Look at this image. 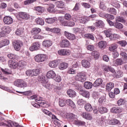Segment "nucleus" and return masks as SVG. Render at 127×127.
<instances>
[{"label":"nucleus","instance_id":"obj_1","mask_svg":"<svg viewBox=\"0 0 127 127\" xmlns=\"http://www.w3.org/2000/svg\"><path fill=\"white\" fill-rule=\"evenodd\" d=\"M59 21L64 26H70L73 27L75 26V22L73 21H70L67 22L65 21V19L63 17H59Z\"/></svg>","mask_w":127,"mask_h":127},{"label":"nucleus","instance_id":"obj_2","mask_svg":"<svg viewBox=\"0 0 127 127\" xmlns=\"http://www.w3.org/2000/svg\"><path fill=\"white\" fill-rule=\"evenodd\" d=\"M14 86L18 87V88H26L27 87V83L23 79H17L14 82Z\"/></svg>","mask_w":127,"mask_h":127},{"label":"nucleus","instance_id":"obj_3","mask_svg":"<svg viewBox=\"0 0 127 127\" xmlns=\"http://www.w3.org/2000/svg\"><path fill=\"white\" fill-rule=\"evenodd\" d=\"M46 58H47V56H46V55L39 54L35 56L34 59L36 62L40 63V62H44V61H45Z\"/></svg>","mask_w":127,"mask_h":127},{"label":"nucleus","instance_id":"obj_4","mask_svg":"<svg viewBox=\"0 0 127 127\" xmlns=\"http://www.w3.org/2000/svg\"><path fill=\"white\" fill-rule=\"evenodd\" d=\"M76 81H79V82H85L86 81V75L82 73H78L74 78Z\"/></svg>","mask_w":127,"mask_h":127},{"label":"nucleus","instance_id":"obj_5","mask_svg":"<svg viewBox=\"0 0 127 127\" xmlns=\"http://www.w3.org/2000/svg\"><path fill=\"white\" fill-rule=\"evenodd\" d=\"M13 45L15 50L16 51H19V50H20V48H21V46H22V42L19 40L14 41L13 42Z\"/></svg>","mask_w":127,"mask_h":127},{"label":"nucleus","instance_id":"obj_6","mask_svg":"<svg viewBox=\"0 0 127 127\" xmlns=\"http://www.w3.org/2000/svg\"><path fill=\"white\" fill-rule=\"evenodd\" d=\"M41 44L39 42H36L34 43L29 48L30 51H35L36 50H39L40 49V46Z\"/></svg>","mask_w":127,"mask_h":127},{"label":"nucleus","instance_id":"obj_7","mask_svg":"<svg viewBox=\"0 0 127 127\" xmlns=\"http://www.w3.org/2000/svg\"><path fill=\"white\" fill-rule=\"evenodd\" d=\"M111 112L113 114H120L123 112V108L118 106H114L111 109Z\"/></svg>","mask_w":127,"mask_h":127},{"label":"nucleus","instance_id":"obj_8","mask_svg":"<svg viewBox=\"0 0 127 127\" xmlns=\"http://www.w3.org/2000/svg\"><path fill=\"white\" fill-rule=\"evenodd\" d=\"M60 63H61V61L60 60H56L50 62L49 65L51 68H56Z\"/></svg>","mask_w":127,"mask_h":127},{"label":"nucleus","instance_id":"obj_9","mask_svg":"<svg viewBox=\"0 0 127 127\" xmlns=\"http://www.w3.org/2000/svg\"><path fill=\"white\" fill-rule=\"evenodd\" d=\"M8 66L11 69H16L17 67V62L14 60H9L8 61Z\"/></svg>","mask_w":127,"mask_h":127},{"label":"nucleus","instance_id":"obj_10","mask_svg":"<svg viewBox=\"0 0 127 127\" xmlns=\"http://www.w3.org/2000/svg\"><path fill=\"white\" fill-rule=\"evenodd\" d=\"M64 35L69 40H75V39H76V36H75V35L70 33L67 31L64 32Z\"/></svg>","mask_w":127,"mask_h":127},{"label":"nucleus","instance_id":"obj_11","mask_svg":"<svg viewBox=\"0 0 127 127\" xmlns=\"http://www.w3.org/2000/svg\"><path fill=\"white\" fill-rule=\"evenodd\" d=\"M60 46L63 48L69 47L70 46V42L67 39H64L60 43Z\"/></svg>","mask_w":127,"mask_h":127},{"label":"nucleus","instance_id":"obj_12","mask_svg":"<svg viewBox=\"0 0 127 127\" xmlns=\"http://www.w3.org/2000/svg\"><path fill=\"white\" fill-rule=\"evenodd\" d=\"M3 22L5 23V24H11L12 22H13V20L12 19V18H11L10 16H5L3 18Z\"/></svg>","mask_w":127,"mask_h":127},{"label":"nucleus","instance_id":"obj_13","mask_svg":"<svg viewBox=\"0 0 127 127\" xmlns=\"http://www.w3.org/2000/svg\"><path fill=\"white\" fill-rule=\"evenodd\" d=\"M19 16L20 18H22V19L27 20L30 18V16L29 14L26 13V12H20L19 13Z\"/></svg>","mask_w":127,"mask_h":127},{"label":"nucleus","instance_id":"obj_14","mask_svg":"<svg viewBox=\"0 0 127 127\" xmlns=\"http://www.w3.org/2000/svg\"><path fill=\"white\" fill-rule=\"evenodd\" d=\"M101 84H103V79L101 78H97L93 83V87L94 88H98V87L101 86Z\"/></svg>","mask_w":127,"mask_h":127},{"label":"nucleus","instance_id":"obj_15","mask_svg":"<svg viewBox=\"0 0 127 127\" xmlns=\"http://www.w3.org/2000/svg\"><path fill=\"white\" fill-rule=\"evenodd\" d=\"M47 77L48 79H54L56 77V73L53 70H50L47 73Z\"/></svg>","mask_w":127,"mask_h":127},{"label":"nucleus","instance_id":"obj_16","mask_svg":"<svg viewBox=\"0 0 127 127\" xmlns=\"http://www.w3.org/2000/svg\"><path fill=\"white\" fill-rule=\"evenodd\" d=\"M114 87L115 84L113 82L107 83L106 86V92H110Z\"/></svg>","mask_w":127,"mask_h":127},{"label":"nucleus","instance_id":"obj_17","mask_svg":"<svg viewBox=\"0 0 127 127\" xmlns=\"http://www.w3.org/2000/svg\"><path fill=\"white\" fill-rule=\"evenodd\" d=\"M67 94L68 96H69V97H70V98H74L76 97L77 95L76 92L74 90L71 89H69L68 90H67Z\"/></svg>","mask_w":127,"mask_h":127},{"label":"nucleus","instance_id":"obj_18","mask_svg":"<svg viewBox=\"0 0 127 127\" xmlns=\"http://www.w3.org/2000/svg\"><path fill=\"white\" fill-rule=\"evenodd\" d=\"M58 53L60 55H63L64 56H65L66 55H70V51L66 49L60 50L58 52Z\"/></svg>","mask_w":127,"mask_h":127},{"label":"nucleus","instance_id":"obj_19","mask_svg":"<svg viewBox=\"0 0 127 127\" xmlns=\"http://www.w3.org/2000/svg\"><path fill=\"white\" fill-rule=\"evenodd\" d=\"M72 87H74L75 89L79 92V94L81 92L83 89H82L81 85H79V84L76 82H72Z\"/></svg>","mask_w":127,"mask_h":127},{"label":"nucleus","instance_id":"obj_20","mask_svg":"<svg viewBox=\"0 0 127 127\" xmlns=\"http://www.w3.org/2000/svg\"><path fill=\"white\" fill-rule=\"evenodd\" d=\"M79 94L81 96H82V97L86 98L87 99L90 98V92L88 91L82 89V91L80 92Z\"/></svg>","mask_w":127,"mask_h":127},{"label":"nucleus","instance_id":"obj_21","mask_svg":"<svg viewBox=\"0 0 127 127\" xmlns=\"http://www.w3.org/2000/svg\"><path fill=\"white\" fill-rule=\"evenodd\" d=\"M125 62H124V61L122 59H117L114 61L115 66H121Z\"/></svg>","mask_w":127,"mask_h":127},{"label":"nucleus","instance_id":"obj_22","mask_svg":"<svg viewBox=\"0 0 127 127\" xmlns=\"http://www.w3.org/2000/svg\"><path fill=\"white\" fill-rule=\"evenodd\" d=\"M84 87L85 89H92V88H93V86H94V84L90 82V81H85L84 83Z\"/></svg>","mask_w":127,"mask_h":127},{"label":"nucleus","instance_id":"obj_23","mask_svg":"<svg viewBox=\"0 0 127 127\" xmlns=\"http://www.w3.org/2000/svg\"><path fill=\"white\" fill-rule=\"evenodd\" d=\"M94 24V26H96V27H99V28L104 27L105 25L104 22L101 20H99L98 21L96 22Z\"/></svg>","mask_w":127,"mask_h":127},{"label":"nucleus","instance_id":"obj_24","mask_svg":"<svg viewBox=\"0 0 127 127\" xmlns=\"http://www.w3.org/2000/svg\"><path fill=\"white\" fill-rule=\"evenodd\" d=\"M66 104L67 106H69V107H71L72 109H74V108H76V105H75V103L72 101L71 99H66Z\"/></svg>","mask_w":127,"mask_h":127},{"label":"nucleus","instance_id":"obj_25","mask_svg":"<svg viewBox=\"0 0 127 127\" xmlns=\"http://www.w3.org/2000/svg\"><path fill=\"white\" fill-rule=\"evenodd\" d=\"M56 5L58 8H64L65 3L63 1H58L56 2Z\"/></svg>","mask_w":127,"mask_h":127},{"label":"nucleus","instance_id":"obj_26","mask_svg":"<svg viewBox=\"0 0 127 127\" xmlns=\"http://www.w3.org/2000/svg\"><path fill=\"white\" fill-rule=\"evenodd\" d=\"M103 69L105 72H111V73H114L115 72V69L114 68L109 66L108 65H104L103 66Z\"/></svg>","mask_w":127,"mask_h":127},{"label":"nucleus","instance_id":"obj_27","mask_svg":"<svg viewBox=\"0 0 127 127\" xmlns=\"http://www.w3.org/2000/svg\"><path fill=\"white\" fill-rule=\"evenodd\" d=\"M98 46L100 49H105L107 47V42L101 41L98 43Z\"/></svg>","mask_w":127,"mask_h":127},{"label":"nucleus","instance_id":"obj_28","mask_svg":"<svg viewBox=\"0 0 127 127\" xmlns=\"http://www.w3.org/2000/svg\"><path fill=\"white\" fill-rule=\"evenodd\" d=\"M9 44V41L7 39H4L0 41V48H2L3 46H6Z\"/></svg>","mask_w":127,"mask_h":127},{"label":"nucleus","instance_id":"obj_29","mask_svg":"<svg viewBox=\"0 0 127 127\" xmlns=\"http://www.w3.org/2000/svg\"><path fill=\"white\" fill-rule=\"evenodd\" d=\"M42 45L44 47H47V48H48L50 47V46H51V45H52V42H51V41H49V40H45L43 42Z\"/></svg>","mask_w":127,"mask_h":127},{"label":"nucleus","instance_id":"obj_30","mask_svg":"<svg viewBox=\"0 0 127 127\" xmlns=\"http://www.w3.org/2000/svg\"><path fill=\"white\" fill-rule=\"evenodd\" d=\"M38 80L40 82V83H42V84H46L47 82V80L46 79V77L45 76L42 75V76H39L38 77Z\"/></svg>","mask_w":127,"mask_h":127},{"label":"nucleus","instance_id":"obj_31","mask_svg":"<svg viewBox=\"0 0 127 127\" xmlns=\"http://www.w3.org/2000/svg\"><path fill=\"white\" fill-rule=\"evenodd\" d=\"M81 65L84 68H89V67H90V64L89 61L86 60H83L81 61Z\"/></svg>","mask_w":127,"mask_h":127},{"label":"nucleus","instance_id":"obj_32","mask_svg":"<svg viewBox=\"0 0 127 127\" xmlns=\"http://www.w3.org/2000/svg\"><path fill=\"white\" fill-rule=\"evenodd\" d=\"M98 112L100 114H106V113H108V109L103 106H100L98 107Z\"/></svg>","mask_w":127,"mask_h":127},{"label":"nucleus","instance_id":"obj_33","mask_svg":"<svg viewBox=\"0 0 127 127\" xmlns=\"http://www.w3.org/2000/svg\"><path fill=\"white\" fill-rule=\"evenodd\" d=\"M60 70H65L68 68V63H62L60 64L59 66Z\"/></svg>","mask_w":127,"mask_h":127},{"label":"nucleus","instance_id":"obj_34","mask_svg":"<svg viewBox=\"0 0 127 127\" xmlns=\"http://www.w3.org/2000/svg\"><path fill=\"white\" fill-rule=\"evenodd\" d=\"M110 125H112V126H116L117 125H121V123L120 122V121L118 120L113 118L111 119V120L110 121Z\"/></svg>","mask_w":127,"mask_h":127},{"label":"nucleus","instance_id":"obj_35","mask_svg":"<svg viewBox=\"0 0 127 127\" xmlns=\"http://www.w3.org/2000/svg\"><path fill=\"white\" fill-rule=\"evenodd\" d=\"M84 108L87 112H92L93 111V107L90 103H86L84 105Z\"/></svg>","mask_w":127,"mask_h":127},{"label":"nucleus","instance_id":"obj_36","mask_svg":"<svg viewBox=\"0 0 127 127\" xmlns=\"http://www.w3.org/2000/svg\"><path fill=\"white\" fill-rule=\"evenodd\" d=\"M74 124L76 126L85 127L86 126V122L80 120H76L74 121Z\"/></svg>","mask_w":127,"mask_h":127},{"label":"nucleus","instance_id":"obj_37","mask_svg":"<svg viewBox=\"0 0 127 127\" xmlns=\"http://www.w3.org/2000/svg\"><path fill=\"white\" fill-rule=\"evenodd\" d=\"M82 116L83 118L86 119V120H92V119L91 114L88 113H83Z\"/></svg>","mask_w":127,"mask_h":127},{"label":"nucleus","instance_id":"obj_38","mask_svg":"<svg viewBox=\"0 0 127 127\" xmlns=\"http://www.w3.org/2000/svg\"><path fill=\"white\" fill-rule=\"evenodd\" d=\"M56 20V18L55 17L48 18L45 19V22L47 23H49L50 24H52V23H54Z\"/></svg>","mask_w":127,"mask_h":127},{"label":"nucleus","instance_id":"obj_39","mask_svg":"<svg viewBox=\"0 0 127 127\" xmlns=\"http://www.w3.org/2000/svg\"><path fill=\"white\" fill-rule=\"evenodd\" d=\"M55 5L53 4H50L48 5L47 10L49 12H54V7Z\"/></svg>","mask_w":127,"mask_h":127},{"label":"nucleus","instance_id":"obj_40","mask_svg":"<svg viewBox=\"0 0 127 127\" xmlns=\"http://www.w3.org/2000/svg\"><path fill=\"white\" fill-rule=\"evenodd\" d=\"M35 21L37 24L39 25H44V20L42 18H37L36 19Z\"/></svg>","mask_w":127,"mask_h":127},{"label":"nucleus","instance_id":"obj_41","mask_svg":"<svg viewBox=\"0 0 127 127\" xmlns=\"http://www.w3.org/2000/svg\"><path fill=\"white\" fill-rule=\"evenodd\" d=\"M84 37L87 39H91V40H93V41L95 40V37L94 36V34H90V33L85 34L84 35Z\"/></svg>","mask_w":127,"mask_h":127},{"label":"nucleus","instance_id":"obj_42","mask_svg":"<svg viewBox=\"0 0 127 127\" xmlns=\"http://www.w3.org/2000/svg\"><path fill=\"white\" fill-rule=\"evenodd\" d=\"M117 48H118V45L116 44H113L109 47V50L110 51H112L114 52V51H116Z\"/></svg>","mask_w":127,"mask_h":127},{"label":"nucleus","instance_id":"obj_43","mask_svg":"<svg viewBox=\"0 0 127 127\" xmlns=\"http://www.w3.org/2000/svg\"><path fill=\"white\" fill-rule=\"evenodd\" d=\"M43 87H45V88H46L47 89H48L49 90H51L52 88H54V85L53 84H50V83L47 82L46 83L43 84Z\"/></svg>","mask_w":127,"mask_h":127},{"label":"nucleus","instance_id":"obj_44","mask_svg":"<svg viewBox=\"0 0 127 127\" xmlns=\"http://www.w3.org/2000/svg\"><path fill=\"white\" fill-rule=\"evenodd\" d=\"M66 99H60L59 106L60 107H65V106H66Z\"/></svg>","mask_w":127,"mask_h":127},{"label":"nucleus","instance_id":"obj_45","mask_svg":"<svg viewBox=\"0 0 127 127\" xmlns=\"http://www.w3.org/2000/svg\"><path fill=\"white\" fill-rule=\"evenodd\" d=\"M114 27H116V28H118V29H122L124 28V25L123 24L118 22H115Z\"/></svg>","mask_w":127,"mask_h":127},{"label":"nucleus","instance_id":"obj_46","mask_svg":"<svg viewBox=\"0 0 127 127\" xmlns=\"http://www.w3.org/2000/svg\"><path fill=\"white\" fill-rule=\"evenodd\" d=\"M0 70L4 75H10L11 72H9V70L8 68L3 69L0 67Z\"/></svg>","mask_w":127,"mask_h":127},{"label":"nucleus","instance_id":"obj_47","mask_svg":"<svg viewBox=\"0 0 127 127\" xmlns=\"http://www.w3.org/2000/svg\"><path fill=\"white\" fill-rule=\"evenodd\" d=\"M108 12H109V13H111L112 14H117V10L115 9V8H109L108 9Z\"/></svg>","mask_w":127,"mask_h":127},{"label":"nucleus","instance_id":"obj_48","mask_svg":"<svg viewBox=\"0 0 127 127\" xmlns=\"http://www.w3.org/2000/svg\"><path fill=\"white\" fill-rule=\"evenodd\" d=\"M80 3L76 2L74 8L72 9L73 11H78V10H80Z\"/></svg>","mask_w":127,"mask_h":127},{"label":"nucleus","instance_id":"obj_49","mask_svg":"<svg viewBox=\"0 0 127 127\" xmlns=\"http://www.w3.org/2000/svg\"><path fill=\"white\" fill-rule=\"evenodd\" d=\"M112 5L113 6H114V7H116V8H120L121 7V4L119 3V2L117 1H114L112 3Z\"/></svg>","mask_w":127,"mask_h":127},{"label":"nucleus","instance_id":"obj_50","mask_svg":"<svg viewBox=\"0 0 127 127\" xmlns=\"http://www.w3.org/2000/svg\"><path fill=\"white\" fill-rule=\"evenodd\" d=\"M126 103V101L124 99L120 98L118 101H117V105L118 106H123Z\"/></svg>","mask_w":127,"mask_h":127},{"label":"nucleus","instance_id":"obj_51","mask_svg":"<svg viewBox=\"0 0 127 127\" xmlns=\"http://www.w3.org/2000/svg\"><path fill=\"white\" fill-rule=\"evenodd\" d=\"M32 31L34 34H38V33H40L41 32V29L39 28H34Z\"/></svg>","mask_w":127,"mask_h":127},{"label":"nucleus","instance_id":"obj_52","mask_svg":"<svg viewBox=\"0 0 127 127\" xmlns=\"http://www.w3.org/2000/svg\"><path fill=\"white\" fill-rule=\"evenodd\" d=\"M2 30L6 34V33H9L10 32V28L9 27L4 26L2 28Z\"/></svg>","mask_w":127,"mask_h":127},{"label":"nucleus","instance_id":"obj_53","mask_svg":"<svg viewBox=\"0 0 127 127\" xmlns=\"http://www.w3.org/2000/svg\"><path fill=\"white\" fill-rule=\"evenodd\" d=\"M23 32V28H19L17 29L15 32L16 35H21V34Z\"/></svg>","mask_w":127,"mask_h":127},{"label":"nucleus","instance_id":"obj_54","mask_svg":"<svg viewBox=\"0 0 127 127\" xmlns=\"http://www.w3.org/2000/svg\"><path fill=\"white\" fill-rule=\"evenodd\" d=\"M33 70V76H38L40 74V69H34Z\"/></svg>","mask_w":127,"mask_h":127},{"label":"nucleus","instance_id":"obj_55","mask_svg":"<svg viewBox=\"0 0 127 127\" xmlns=\"http://www.w3.org/2000/svg\"><path fill=\"white\" fill-rule=\"evenodd\" d=\"M97 122L99 124V125L102 126V125H104V124H105V119L104 117H101L97 120Z\"/></svg>","mask_w":127,"mask_h":127},{"label":"nucleus","instance_id":"obj_56","mask_svg":"<svg viewBox=\"0 0 127 127\" xmlns=\"http://www.w3.org/2000/svg\"><path fill=\"white\" fill-rule=\"evenodd\" d=\"M105 16V18L109 19V20H113V19H115V16L110 14H106Z\"/></svg>","mask_w":127,"mask_h":127},{"label":"nucleus","instance_id":"obj_57","mask_svg":"<svg viewBox=\"0 0 127 127\" xmlns=\"http://www.w3.org/2000/svg\"><path fill=\"white\" fill-rule=\"evenodd\" d=\"M26 76H30V77H33V70H27L25 72Z\"/></svg>","mask_w":127,"mask_h":127},{"label":"nucleus","instance_id":"obj_58","mask_svg":"<svg viewBox=\"0 0 127 127\" xmlns=\"http://www.w3.org/2000/svg\"><path fill=\"white\" fill-rule=\"evenodd\" d=\"M110 38L111 40H116L119 39V36L118 34H113L111 35Z\"/></svg>","mask_w":127,"mask_h":127},{"label":"nucleus","instance_id":"obj_59","mask_svg":"<svg viewBox=\"0 0 127 127\" xmlns=\"http://www.w3.org/2000/svg\"><path fill=\"white\" fill-rule=\"evenodd\" d=\"M124 76V73L122 71H118L116 73V78H122Z\"/></svg>","mask_w":127,"mask_h":127},{"label":"nucleus","instance_id":"obj_60","mask_svg":"<svg viewBox=\"0 0 127 127\" xmlns=\"http://www.w3.org/2000/svg\"><path fill=\"white\" fill-rule=\"evenodd\" d=\"M104 33L107 37L111 38V36L112 35V31L110 30H108L106 31H104Z\"/></svg>","mask_w":127,"mask_h":127},{"label":"nucleus","instance_id":"obj_61","mask_svg":"<svg viewBox=\"0 0 127 127\" xmlns=\"http://www.w3.org/2000/svg\"><path fill=\"white\" fill-rule=\"evenodd\" d=\"M81 5L85 7V8H90L91 7V4L86 2H82Z\"/></svg>","mask_w":127,"mask_h":127},{"label":"nucleus","instance_id":"obj_62","mask_svg":"<svg viewBox=\"0 0 127 127\" xmlns=\"http://www.w3.org/2000/svg\"><path fill=\"white\" fill-rule=\"evenodd\" d=\"M116 21L120 22H126V20L124 19V18L121 16H118L116 18Z\"/></svg>","mask_w":127,"mask_h":127},{"label":"nucleus","instance_id":"obj_63","mask_svg":"<svg viewBox=\"0 0 127 127\" xmlns=\"http://www.w3.org/2000/svg\"><path fill=\"white\" fill-rule=\"evenodd\" d=\"M7 56L8 58H9V59H12L13 60H14V59H15L16 57V56H15V55H13L12 54H8Z\"/></svg>","mask_w":127,"mask_h":127},{"label":"nucleus","instance_id":"obj_64","mask_svg":"<svg viewBox=\"0 0 127 127\" xmlns=\"http://www.w3.org/2000/svg\"><path fill=\"white\" fill-rule=\"evenodd\" d=\"M35 10L38 11L39 13H42L43 12V10L42 9V7L37 6L35 7Z\"/></svg>","mask_w":127,"mask_h":127}]
</instances>
